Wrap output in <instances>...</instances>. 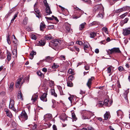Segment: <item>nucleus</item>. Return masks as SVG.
I'll return each instance as SVG.
<instances>
[{"label":"nucleus","mask_w":130,"mask_h":130,"mask_svg":"<svg viewBox=\"0 0 130 130\" xmlns=\"http://www.w3.org/2000/svg\"><path fill=\"white\" fill-rule=\"evenodd\" d=\"M74 9L76 10L75 12L76 14L73 16V18L76 19L80 17L83 13L84 11L77 7H75Z\"/></svg>","instance_id":"nucleus-1"},{"label":"nucleus","mask_w":130,"mask_h":130,"mask_svg":"<svg viewBox=\"0 0 130 130\" xmlns=\"http://www.w3.org/2000/svg\"><path fill=\"white\" fill-rule=\"evenodd\" d=\"M19 118L21 121H24L27 119L28 117L25 111L23 110L19 116Z\"/></svg>","instance_id":"nucleus-2"},{"label":"nucleus","mask_w":130,"mask_h":130,"mask_svg":"<svg viewBox=\"0 0 130 130\" xmlns=\"http://www.w3.org/2000/svg\"><path fill=\"white\" fill-rule=\"evenodd\" d=\"M91 112L88 111H84L82 113V118L85 119H89L91 116Z\"/></svg>","instance_id":"nucleus-3"},{"label":"nucleus","mask_w":130,"mask_h":130,"mask_svg":"<svg viewBox=\"0 0 130 130\" xmlns=\"http://www.w3.org/2000/svg\"><path fill=\"white\" fill-rule=\"evenodd\" d=\"M107 52L109 55L112 54L114 53H121V51L120 50L119 48H113L111 49H109L107 50Z\"/></svg>","instance_id":"nucleus-4"},{"label":"nucleus","mask_w":130,"mask_h":130,"mask_svg":"<svg viewBox=\"0 0 130 130\" xmlns=\"http://www.w3.org/2000/svg\"><path fill=\"white\" fill-rule=\"evenodd\" d=\"M61 41L58 39H54L49 43V46L53 48V47L56 46L58 44H60Z\"/></svg>","instance_id":"nucleus-5"},{"label":"nucleus","mask_w":130,"mask_h":130,"mask_svg":"<svg viewBox=\"0 0 130 130\" xmlns=\"http://www.w3.org/2000/svg\"><path fill=\"white\" fill-rule=\"evenodd\" d=\"M94 10L97 12L104 11V8L101 4L97 5L94 6Z\"/></svg>","instance_id":"nucleus-6"},{"label":"nucleus","mask_w":130,"mask_h":130,"mask_svg":"<svg viewBox=\"0 0 130 130\" xmlns=\"http://www.w3.org/2000/svg\"><path fill=\"white\" fill-rule=\"evenodd\" d=\"M14 101L12 99L10 100V102L9 108L10 109H11L13 111H16V109L14 107Z\"/></svg>","instance_id":"nucleus-7"},{"label":"nucleus","mask_w":130,"mask_h":130,"mask_svg":"<svg viewBox=\"0 0 130 130\" xmlns=\"http://www.w3.org/2000/svg\"><path fill=\"white\" fill-rule=\"evenodd\" d=\"M122 33L124 36H127L130 34V27L123 29Z\"/></svg>","instance_id":"nucleus-8"},{"label":"nucleus","mask_w":130,"mask_h":130,"mask_svg":"<svg viewBox=\"0 0 130 130\" xmlns=\"http://www.w3.org/2000/svg\"><path fill=\"white\" fill-rule=\"evenodd\" d=\"M65 29L66 30V31L68 32H71L72 31V29L71 28L70 25L68 23H65Z\"/></svg>","instance_id":"nucleus-9"},{"label":"nucleus","mask_w":130,"mask_h":130,"mask_svg":"<svg viewBox=\"0 0 130 130\" xmlns=\"http://www.w3.org/2000/svg\"><path fill=\"white\" fill-rule=\"evenodd\" d=\"M52 116L50 114H47L45 115L44 116V119L46 121L50 120L52 118Z\"/></svg>","instance_id":"nucleus-10"},{"label":"nucleus","mask_w":130,"mask_h":130,"mask_svg":"<svg viewBox=\"0 0 130 130\" xmlns=\"http://www.w3.org/2000/svg\"><path fill=\"white\" fill-rule=\"evenodd\" d=\"M94 79V77H92L89 78L87 83V85L89 89H90L91 88V86L92 84V81Z\"/></svg>","instance_id":"nucleus-11"},{"label":"nucleus","mask_w":130,"mask_h":130,"mask_svg":"<svg viewBox=\"0 0 130 130\" xmlns=\"http://www.w3.org/2000/svg\"><path fill=\"white\" fill-rule=\"evenodd\" d=\"M129 89H127L126 90H125L123 94V97L127 101H128V94L129 92Z\"/></svg>","instance_id":"nucleus-12"},{"label":"nucleus","mask_w":130,"mask_h":130,"mask_svg":"<svg viewBox=\"0 0 130 130\" xmlns=\"http://www.w3.org/2000/svg\"><path fill=\"white\" fill-rule=\"evenodd\" d=\"M47 93H44L40 97L41 100L43 101L46 102L47 101V99L46 98Z\"/></svg>","instance_id":"nucleus-13"},{"label":"nucleus","mask_w":130,"mask_h":130,"mask_svg":"<svg viewBox=\"0 0 130 130\" xmlns=\"http://www.w3.org/2000/svg\"><path fill=\"white\" fill-rule=\"evenodd\" d=\"M38 46H42L45 45V42L44 40H41L40 41H37L36 42Z\"/></svg>","instance_id":"nucleus-14"},{"label":"nucleus","mask_w":130,"mask_h":130,"mask_svg":"<svg viewBox=\"0 0 130 130\" xmlns=\"http://www.w3.org/2000/svg\"><path fill=\"white\" fill-rule=\"evenodd\" d=\"M53 58V57H51L50 56H48L46 57L45 60L46 62L51 63L52 61Z\"/></svg>","instance_id":"nucleus-15"},{"label":"nucleus","mask_w":130,"mask_h":130,"mask_svg":"<svg viewBox=\"0 0 130 130\" xmlns=\"http://www.w3.org/2000/svg\"><path fill=\"white\" fill-rule=\"evenodd\" d=\"M34 10L35 12V13L36 14V16L38 18H40L41 17V14L40 12L39 9H37L34 8Z\"/></svg>","instance_id":"nucleus-16"},{"label":"nucleus","mask_w":130,"mask_h":130,"mask_svg":"<svg viewBox=\"0 0 130 130\" xmlns=\"http://www.w3.org/2000/svg\"><path fill=\"white\" fill-rule=\"evenodd\" d=\"M89 44L87 43H85L84 44V48L86 52H88V50L89 49Z\"/></svg>","instance_id":"nucleus-17"},{"label":"nucleus","mask_w":130,"mask_h":130,"mask_svg":"<svg viewBox=\"0 0 130 130\" xmlns=\"http://www.w3.org/2000/svg\"><path fill=\"white\" fill-rule=\"evenodd\" d=\"M45 28V25L44 22L41 23L40 25V29L42 31H44V29Z\"/></svg>","instance_id":"nucleus-18"},{"label":"nucleus","mask_w":130,"mask_h":130,"mask_svg":"<svg viewBox=\"0 0 130 130\" xmlns=\"http://www.w3.org/2000/svg\"><path fill=\"white\" fill-rule=\"evenodd\" d=\"M22 79L23 78L22 77H21L17 79L15 84L16 88H18L19 87L20 82L22 80Z\"/></svg>","instance_id":"nucleus-19"},{"label":"nucleus","mask_w":130,"mask_h":130,"mask_svg":"<svg viewBox=\"0 0 130 130\" xmlns=\"http://www.w3.org/2000/svg\"><path fill=\"white\" fill-rule=\"evenodd\" d=\"M38 96V95L37 94H34L33 95L31 98V100L32 101L33 103L37 100Z\"/></svg>","instance_id":"nucleus-20"},{"label":"nucleus","mask_w":130,"mask_h":130,"mask_svg":"<svg viewBox=\"0 0 130 130\" xmlns=\"http://www.w3.org/2000/svg\"><path fill=\"white\" fill-rule=\"evenodd\" d=\"M18 99H21L22 100H23V94L21 91H19L18 94Z\"/></svg>","instance_id":"nucleus-21"},{"label":"nucleus","mask_w":130,"mask_h":130,"mask_svg":"<svg viewBox=\"0 0 130 130\" xmlns=\"http://www.w3.org/2000/svg\"><path fill=\"white\" fill-rule=\"evenodd\" d=\"M45 12L46 13L47 15H50L52 13V12L51 10L50 7L46 8Z\"/></svg>","instance_id":"nucleus-22"},{"label":"nucleus","mask_w":130,"mask_h":130,"mask_svg":"<svg viewBox=\"0 0 130 130\" xmlns=\"http://www.w3.org/2000/svg\"><path fill=\"white\" fill-rule=\"evenodd\" d=\"M128 20V18H126L124 20L121 21L120 23L121 26H122L124 24L127 23Z\"/></svg>","instance_id":"nucleus-23"},{"label":"nucleus","mask_w":130,"mask_h":130,"mask_svg":"<svg viewBox=\"0 0 130 130\" xmlns=\"http://www.w3.org/2000/svg\"><path fill=\"white\" fill-rule=\"evenodd\" d=\"M109 112H106L104 115V119L107 120L109 118Z\"/></svg>","instance_id":"nucleus-24"},{"label":"nucleus","mask_w":130,"mask_h":130,"mask_svg":"<svg viewBox=\"0 0 130 130\" xmlns=\"http://www.w3.org/2000/svg\"><path fill=\"white\" fill-rule=\"evenodd\" d=\"M104 15V11L100 12L97 17H100L101 18H102Z\"/></svg>","instance_id":"nucleus-25"},{"label":"nucleus","mask_w":130,"mask_h":130,"mask_svg":"<svg viewBox=\"0 0 130 130\" xmlns=\"http://www.w3.org/2000/svg\"><path fill=\"white\" fill-rule=\"evenodd\" d=\"M36 53L34 51H32L30 54L29 58L31 59H32L34 55H36Z\"/></svg>","instance_id":"nucleus-26"},{"label":"nucleus","mask_w":130,"mask_h":130,"mask_svg":"<svg viewBox=\"0 0 130 130\" xmlns=\"http://www.w3.org/2000/svg\"><path fill=\"white\" fill-rule=\"evenodd\" d=\"M51 92L52 95L54 96L55 97H57V94L55 92V90L54 89H51Z\"/></svg>","instance_id":"nucleus-27"},{"label":"nucleus","mask_w":130,"mask_h":130,"mask_svg":"<svg viewBox=\"0 0 130 130\" xmlns=\"http://www.w3.org/2000/svg\"><path fill=\"white\" fill-rule=\"evenodd\" d=\"M52 37L51 35L49 34L48 35H46L45 37V39L46 40H49L52 39Z\"/></svg>","instance_id":"nucleus-28"},{"label":"nucleus","mask_w":130,"mask_h":130,"mask_svg":"<svg viewBox=\"0 0 130 130\" xmlns=\"http://www.w3.org/2000/svg\"><path fill=\"white\" fill-rule=\"evenodd\" d=\"M14 85V84L13 82L11 83L10 84V85L9 88V89L10 92L12 91L13 89Z\"/></svg>","instance_id":"nucleus-29"},{"label":"nucleus","mask_w":130,"mask_h":130,"mask_svg":"<svg viewBox=\"0 0 130 130\" xmlns=\"http://www.w3.org/2000/svg\"><path fill=\"white\" fill-rule=\"evenodd\" d=\"M5 56L4 53L2 52V51L0 50V59H2L4 58Z\"/></svg>","instance_id":"nucleus-30"},{"label":"nucleus","mask_w":130,"mask_h":130,"mask_svg":"<svg viewBox=\"0 0 130 130\" xmlns=\"http://www.w3.org/2000/svg\"><path fill=\"white\" fill-rule=\"evenodd\" d=\"M57 87L59 90L60 95H63V93L62 89V88L60 86H58Z\"/></svg>","instance_id":"nucleus-31"},{"label":"nucleus","mask_w":130,"mask_h":130,"mask_svg":"<svg viewBox=\"0 0 130 130\" xmlns=\"http://www.w3.org/2000/svg\"><path fill=\"white\" fill-rule=\"evenodd\" d=\"M67 86L70 87H72L73 86V84L71 81L67 80Z\"/></svg>","instance_id":"nucleus-32"},{"label":"nucleus","mask_w":130,"mask_h":130,"mask_svg":"<svg viewBox=\"0 0 130 130\" xmlns=\"http://www.w3.org/2000/svg\"><path fill=\"white\" fill-rule=\"evenodd\" d=\"M86 24V23L84 22L81 24L79 26V30H82L84 28L85 25Z\"/></svg>","instance_id":"nucleus-33"},{"label":"nucleus","mask_w":130,"mask_h":130,"mask_svg":"<svg viewBox=\"0 0 130 130\" xmlns=\"http://www.w3.org/2000/svg\"><path fill=\"white\" fill-rule=\"evenodd\" d=\"M12 54L13 55V57H16L17 56V50L16 49H14L12 52Z\"/></svg>","instance_id":"nucleus-34"},{"label":"nucleus","mask_w":130,"mask_h":130,"mask_svg":"<svg viewBox=\"0 0 130 130\" xmlns=\"http://www.w3.org/2000/svg\"><path fill=\"white\" fill-rule=\"evenodd\" d=\"M74 77L73 75H71L69 76L68 77V79L67 80L72 82L74 79Z\"/></svg>","instance_id":"nucleus-35"},{"label":"nucleus","mask_w":130,"mask_h":130,"mask_svg":"<svg viewBox=\"0 0 130 130\" xmlns=\"http://www.w3.org/2000/svg\"><path fill=\"white\" fill-rule=\"evenodd\" d=\"M90 37L92 38H93L96 35V33L95 32H91L90 34Z\"/></svg>","instance_id":"nucleus-36"},{"label":"nucleus","mask_w":130,"mask_h":130,"mask_svg":"<svg viewBox=\"0 0 130 130\" xmlns=\"http://www.w3.org/2000/svg\"><path fill=\"white\" fill-rule=\"evenodd\" d=\"M113 69V67L111 66H110L107 68V71L108 73H110L111 69Z\"/></svg>","instance_id":"nucleus-37"},{"label":"nucleus","mask_w":130,"mask_h":130,"mask_svg":"<svg viewBox=\"0 0 130 130\" xmlns=\"http://www.w3.org/2000/svg\"><path fill=\"white\" fill-rule=\"evenodd\" d=\"M115 87V85H113L112 86V89L113 90H115L117 93H118L119 92V88L117 87L115 88L114 87Z\"/></svg>","instance_id":"nucleus-38"},{"label":"nucleus","mask_w":130,"mask_h":130,"mask_svg":"<svg viewBox=\"0 0 130 130\" xmlns=\"http://www.w3.org/2000/svg\"><path fill=\"white\" fill-rule=\"evenodd\" d=\"M43 3L44 4V5L46 7V8L49 7L48 4L46 0H44L43 1Z\"/></svg>","instance_id":"nucleus-39"},{"label":"nucleus","mask_w":130,"mask_h":130,"mask_svg":"<svg viewBox=\"0 0 130 130\" xmlns=\"http://www.w3.org/2000/svg\"><path fill=\"white\" fill-rule=\"evenodd\" d=\"M102 30L104 31L107 34H108V31L107 28L105 27H103L102 28Z\"/></svg>","instance_id":"nucleus-40"},{"label":"nucleus","mask_w":130,"mask_h":130,"mask_svg":"<svg viewBox=\"0 0 130 130\" xmlns=\"http://www.w3.org/2000/svg\"><path fill=\"white\" fill-rule=\"evenodd\" d=\"M28 19L27 18H25L23 20V24L25 25H26L27 23Z\"/></svg>","instance_id":"nucleus-41"},{"label":"nucleus","mask_w":130,"mask_h":130,"mask_svg":"<svg viewBox=\"0 0 130 130\" xmlns=\"http://www.w3.org/2000/svg\"><path fill=\"white\" fill-rule=\"evenodd\" d=\"M109 101V100L108 99H105L104 101V104L106 106H109L108 105V102Z\"/></svg>","instance_id":"nucleus-42"},{"label":"nucleus","mask_w":130,"mask_h":130,"mask_svg":"<svg viewBox=\"0 0 130 130\" xmlns=\"http://www.w3.org/2000/svg\"><path fill=\"white\" fill-rule=\"evenodd\" d=\"M72 117L74 121H76L77 119L74 113H72Z\"/></svg>","instance_id":"nucleus-43"},{"label":"nucleus","mask_w":130,"mask_h":130,"mask_svg":"<svg viewBox=\"0 0 130 130\" xmlns=\"http://www.w3.org/2000/svg\"><path fill=\"white\" fill-rule=\"evenodd\" d=\"M128 14V12H126L121 15L120 17L121 18H124Z\"/></svg>","instance_id":"nucleus-44"},{"label":"nucleus","mask_w":130,"mask_h":130,"mask_svg":"<svg viewBox=\"0 0 130 130\" xmlns=\"http://www.w3.org/2000/svg\"><path fill=\"white\" fill-rule=\"evenodd\" d=\"M60 42V45H61L62 46H64L66 45H67V43L63 41H61V42Z\"/></svg>","instance_id":"nucleus-45"},{"label":"nucleus","mask_w":130,"mask_h":130,"mask_svg":"<svg viewBox=\"0 0 130 130\" xmlns=\"http://www.w3.org/2000/svg\"><path fill=\"white\" fill-rule=\"evenodd\" d=\"M68 72L69 74H71L73 75L74 74V72L73 70L71 69H70L69 70Z\"/></svg>","instance_id":"nucleus-46"},{"label":"nucleus","mask_w":130,"mask_h":130,"mask_svg":"<svg viewBox=\"0 0 130 130\" xmlns=\"http://www.w3.org/2000/svg\"><path fill=\"white\" fill-rule=\"evenodd\" d=\"M58 67L59 66L57 63H54L53 65L52 66V68L53 69L56 68Z\"/></svg>","instance_id":"nucleus-47"},{"label":"nucleus","mask_w":130,"mask_h":130,"mask_svg":"<svg viewBox=\"0 0 130 130\" xmlns=\"http://www.w3.org/2000/svg\"><path fill=\"white\" fill-rule=\"evenodd\" d=\"M11 56L10 53H8L7 56V59L9 61H10L11 59Z\"/></svg>","instance_id":"nucleus-48"},{"label":"nucleus","mask_w":130,"mask_h":130,"mask_svg":"<svg viewBox=\"0 0 130 130\" xmlns=\"http://www.w3.org/2000/svg\"><path fill=\"white\" fill-rule=\"evenodd\" d=\"M118 116H119L121 115L122 113V112L121 110H119L117 111Z\"/></svg>","instance_id":"nucleus-49"},{"label":"nucleus","mask_w":130,"mask_h":130,"mask_svg":"<svg viewBox=\"0 0 130 130\" xmlns=\"http://www.w3.org/2000/svg\"><path fill=\"white\" fill-rule=\"evenodd\" d=\"M7 116L10 118H11L12 117V114L10 111H9L8 113H6Z\"/></svg>","instance_id":"nucleus-50"},{"label":"nucleus","mask_w":130,"mask_h":130,"mask_svg":"<svg viewBox=\"0 0 130 130\" xmlns=\"http://www.w3.org/2000/svg\"><path fill=\"white\" fill-rule=\"evenodd\" d=\"M54 82L50 80L49 81V85L51 87H52L54 85Z\"/></svg>","instance_id":"nucleus-51"},{"label":"nucleus","mask_w":130,"mask_h":130,"mask_svg":"<svg viewBox=\"0 0 130 130\" xmlns=\"http://www.w3.org/2000/svg\"><path fill=\"white\" fill-rule=\"evenodd\" d=\"M58 6L59 7V8L61 9V10L63 12L65 10V8H64L62 7L61 5H59Z\"/></svg>","instance_id":"nucleus-52"},{"label":"nucleus","mask_w":130,"mask_h":130,"mask_svg":"<svg viewBox=\"0 0 130 130\" xmlns=\"http://www.w3.org/2000/svg\"><path fill=\"white\" fill-rule=\"evenodd\" d=\"M37 75L40 76H44V75H43V74H42L41 72L40 71H38L37 72Z\"/></svg>","instance_id":"nucleus-53"},{"label":"nucleus","mask_w":130,"mask_h":130,"mask_svg":"<svg viewBox=\"0 0 130 130\" xmlns=\"http://www.w3.org/2000/svg\"><path fill=\"white\" fill-rule=\"evenodd\" d=\"M97 24V22L95 21H93L90 24V26H92L96 25Z\"/></svg>","instance_id":"nucleus-54"},{"label":"nucleus","mask_w":130,"mask_h":130,"mask_svg":"<svg viewBox=\"0 0 130 130\" xmlns=\"http://www.w3.org/2000/svg\"><path fill=\"white\" fill-rule=\"evenodd\" d=\"M52 18H53V20L54 19L57 22H58V20L56 17H55L54 15H52Z\"/></svg>","instance_id":"nucleus-55"},{"label":"nucleus","mask_w":130,"mask_h":130,"mask_svg":"<svg viewBox=\"0 0 130 130\" xmlns=\"http://www.w3.org/2000/svg\"><path fill=\"white\" fill-rule=\"evenodd\" d=\"M73 95H70V96L68 98V99L71 102V103H72V100L73 98Z\"/></svg>","instance_id":"nucleus-56"},{"label":"nucleus","mask_w":130,"mask_h":130,"mask_svg":"<svg viewBox=\"0 0 130 130\" xmlns=\"http://www.w3.org/2000/svg\"><path fill=\"white\" fill-rule=\"evenodd\" d=\"M73 48L76 51H77V52H78L79 51V48L77 47L76 46H74L73 47Z\"/></svg>","instance_id":"nucleus-57"},{"label":"nucleus","mask_w":130,"mask_h":130,"mask_svg":"<svg viewBox=\"0 0 130 130\" xmlns=\"http://www.w3.org/2000/svg\"><path fill=\"white\" fill-rule=\"evenodd\" d=\"M7 39L8 43L9 44H10L11 43V42L10 40V37L9 35L8 36Z\"/></svg>","instance_id":"nucleus-58"},{"label":"nucleus","mask_w":130,"mask_h":130,"mask_svg":"<svg viewBox=\"0 0 130 130\" xmlns=\"http://www.w3.org/2000/svg\"><path fill=\"white\" fill-rule=\"evenodd\" d=\"M31 38L32 39L36 40L37 38L34 35H32L31 36Z\"/></svg>","instance_id":"nucleus-59"},{"label":"nucleus","mask_w":130,"mask_h":130,"mask_svg":"<svg viewBox=\"0 0 130 130\" xmlns=\"http://www.w3.org/2000/svg\"><path fill=\"white\" fill-rule=\"evenodd\" d=\"M116 12L117 13H120L122 12V11L121 8H120L117 10H116Z\"/></svg>","instance_id":"nucleus-60"},{"label":"nucleus","mask_w":130,"mask_h":130,"mask_svg":"<svg viewBox=\"0 0 130 130\" xmlns=\"http://www.w3.org/2000/svg\"><path fill=\"white\" fill-rule=\"evenodd\" d=\"M123 69V68L122 66H120L118 67V70L121 72Z\"/></svg>","instance_id":"nucleus-61"},{"label":"nucleus","mask_w":130,"mask_h":130,"mask_svg":"<svg viewBox=\"0 0 130 130\" xmlns=\"http://www.w3.org/2000/svg\"><path fill=\"white\" fill-rule=\"evenodd\" d=\"M54 28V26L53 25H51L49 26L48 27V29H53Z\"/></svg>","instance_id":"nucleus-62"},{"label":"nucleus","mask_w":130,"mask_h":130,"mask_svg":"<svg viewBox=\"0 0 130 130\" xmlns=\"http://www.w3.org/2000/svg\"><path fill=\"white\" fill-rule=\"evenodd\" d=\"M88 130H95L92 127L88 126L87 127Z\"/></svg>","instance_id":"nucleus-63"},{"label":"nucleus","mask_w":130,"mask_h":130,"mask_svg":"<svg viewBox=\"0 0 130 130\" xmlns=\"http://www.w3.org/2000/svg\"><path fill=\"white\" fill-rule=\"evenodd\" d=\"M53 130H57V128L56 125L54 124L53 126Z\"/></svg>","instance_id":"nucleus-64"}]
</instances>
